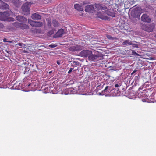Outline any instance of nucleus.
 <instances>
[{"mask_svg": "<svg viewBox=\"0 0 156 156\" xmlns=\"http://www.w3.org/2000/svg\"><path fill=\"white\" fill-rule=\"evenodd\" d=\"M28 86L30 87V88L31 89V90L34 91L35 90L36 87V84H35L34 83H31L29 84L28 85Z\"/></svg>", "mask_w": 156, "mask_h": 156, "instance_id": "nucleus-23", "label": "nucleus"}, {"mask_svg": "<svg viewBox=\"0 0 156 156\" xmlns=\"http://www.w3.org/2000/svg\"><path fill=\"white\" fill-rule=\"evenodd\" d=\"M9 5L2 1L0 0V8L2 9H6L9 8Z\"/></svg>", "mask_w": 156, "mask_h": 156, "instance_id": "nucleus-13", "label": "nucleus"}, {"mask_svg": "<svg viewBox=\"0 0 156 156\" xmlns=\"http://www.w3.org/2000/svg\"><path fill=\"white\" fill-rule=\"evenodd\" d=\"M109 87L108 86H106L104 90L102 91V93L103 94H106L107 93L109 92V90H108Z\"/></svg>", "mask_w": 156, "mask_h": 156, "instance_id": "nucleus-31", "label": "nucleus"}, {"mask_svg": "<svg viewBox=\"0 0 156 156\" xmlns=\"http://www.w3.org/2000/svg\"><path fill=\"white\" fill-rule=\"evenodd\" d=\"M122 44L125 45H131L132 44V43L129 40H126L123 42Z\"/></svg>", "mask_w": 156, "mask_h": 156, "instance_id": "nucleus-25", "label": "nucleus"}, {"mask_svg": "<svg viewBox=\"0 0 156 156\" xmlns=\"http://www.w3.org/2000/svg\"><path fill=\"white\" fill-rule=\"evenodd\" d=\"M105 12L108 15L113 17L115 16V13L114 10L113 9H110L107 10L105 11Z\"/></svg>", "mask_w": 156, "mask_h": 156, "instance_id": "nucleus-14", "label": "nucleus"}, {"mask_svg": "<svg viewBox=\"0 0 156 156\" xmlns=\"http://www.w3.org/2000/svg\"><path fill=\"white\" fill-rule=\"evenodd\" d=\"M12 13V12L11 10L8 11H6L4 12H0V20H5Z\"/></svg>", "mask_w": 156, "mask_h": 156, "instance_id": "nucleus-3", "label": "nucleus"}, {"mask_svg": "<svg viewBox=\"0 0 156 156\" xmlns=\"http://www.w3.org/2000/svg\"><path fill=\"white\" fill-rule=\"evenodd\" d=\"M135 80H138L139 79V77L138 76H136L135 77Z\"/></svg>", "mask_w": 156, "mask_h": 156, "instance_id": "nucleus-41", "label": "nucleus"}, {"mask_svg": "<svg viewBox=\"0 0 156 156\" xmlns=\"http://www.w3.org/2000/svg\"><path fill=\"white\" fill-rule=\"evenodd\" d=\"M73 69V68H70V70L68 72V73H70L72 72V71Z\"/></svg>", "mask_w": 156, "mask_h": 156, "instance_id": "nucleus-38", "label": "nucleus"}, {"mask_svg": "<svg viewBox=\"0 0 156 156\" xmlns=\"http://www.w3.org/2000/svg\"><path fill=\"white\" fill-rule=\"evenodd\" d=\"M131 45H132L133 47H136V48H138V45L137 44H133L132 43V44Z\"/></svg>", "mask_w": 156, "mask_h": 156, "instance_id": "nucleus-35", "label": "nucleus"}, {"mask_svg": "<svg viewBox=\"0 0 156 156\" xmlns=\"http://www.w3.org/2000/svg\"><path fill=\"white\" fill-rule=\"evenodd\" d=\"M29 28V26L28 25L25 24H23L21 23V27H20V29H28Z\"/></svg>", "mask_w": 156, "mask_h": 156, "instance_id": "nucleus-28", "label": "nucleus"}, {"mask_svg": "<svg viewBox=\"0 0 156 156\" xmlns=\"http://www.w3.org/2000/svg\"><path fill=\"white\" fill-rule=\"evenodd\" d=\"M137 70H134L133 72L131 73V75H133V74H134L135 73H136V72Z\"/></svg>", "mask_w": 156, "mask_h": 156, "instance_id": "nucleus-40", "label": "nucleus"}, {"mask_svg": "<svg viewBox=\"0 0 156 156\" xmlns=\"http://www.w3.org/2000/svg\"><path fill=\"white\" fill-rule=\"evenodd\" d=\"M56 45L55 44H51L49 46L51 48H53L56 47Z\"/></svg>", "mask_w": 156, "mask_h": 156, "instance_id": "nucleus-34", "label": "nucleus"}, {"mask_svg": "<svg viewBox=\"0 0 156 156\" xmlns=\"http://www.w3.org/2000/svg\"><path fill=\"white\" fill-rule=\"evenodd\" d=\"M54 30L52 29L48 32V34L49 35H51L53 34L54 33Z\"/></svg>", "mask_w": 156, "mask_h": 156, "instance_id": "nucleus-33", "label": "nucleus"}, {"mask_svg": "<svg viewBox=\"0 0 156 156\" xmlns=\"http://www.w3.org/2000/svg\"><path fill=\"white\" fill-rule=\"evenodd\" d=\"M107 38L109 39H112V37L110 35H107Z\"/></svg>", "mask_w": 156, "mask_h": 156, "instance_id": "nucleus-37", "label": "nucleus"}, {"mask_svg": "<svg viewBox=\"0 0 156 156\" xmlns=\"http://www.w3.org/2000/svg\"><path fill=\"white\" fill-rule=\"evenodd\" d=\"M21 25V23L18 22H14L12 23V25L16 28H20Z\"/></svg>", "mask_w": 156, "mask_h": 156, "instance_id": "nucleus-26", "label": "nucleus"}, {"mask_svg": "<svg viewBox=\"0 0 156 156\" xmlns=\"http://www.w3.org/2000/svg\"><path fill=\"white\" fill-rule=\"evenodd\" d=\"M6 39H4V40H3V41L5 42H6Z\"/></svg>", "mask_w": 156, "mask_h": 156, "instance_id": "nucleus-45", "label": "nucleus"}, {"mask_svg": "<svg viewBox=\"0 0 156 156\" xmlns=\"http://www.w3.org/2000/svg\"><path fill=\"white\" fill-rule=\"evenodd\" d=\"M121 86V85L120 84H116L115 85V87H119V86Z\"/></svg>", "mask_w": 156, "mask_h": 156, "instance_id": "nucleus-39", "label": "nucleus"}, {"mask_svg": "<svg viewBox=\"0 0 156 156\" xmlns=\"http://www.w3.org/2000/svg\"><path fill=\"white\" fill-rule=\"evenodd\" d=\"M112 40H116L117 39V38L116 37H112V39H111Z\"/></svg>", "mask_w": 156, "mask_h": 156, "instance_id": "nucleus-43", "label": "nucleus"}, {"mask_svg": "<svg viewBox=\"0 0 156 156\" xmlns=\"http://www.w3.org/2000/svg\"><path fill=\"white\" fill-rule=\"evenodd\" d=\"M80 63L77 59H74L71 63L72 66L73 67H76L79 66Z\"/></svg>", "mask_w": 156, "mask_h": 156, "instance_id": "nucleus-18", "label": "nucleus"}, {"mask_svg": "<svg viewBox=\"0 0 156 156\" xmlns=\"http://www.w3.org/2000/svg\"><path fill=\"white\" fill-rule=\"evenodd\" d=\"M51 71L49 72V73H51Z\"/></svg>", "mask_w": 156, "mask_h": 156, "instance_id": "nucleus-46", "label": "nucleus"}, {"mask_svg": "<svg viewBox=\"0 0 156 156\" xmlns=\"http://www.w3.org/2000/svg\"><path fill=\"white\" fill-rule=\"evenodd\" d=\"M46 21L47 22V25L49 27H50L51 25V20L49 18L46 19Z\"/></svg>", "mask_w": 156, "mask_h": 156, "instance_id": "nucleus-32", "label": "nucleus"}, {"mask_svg": "<svg viewBox=\"0 0 156 156\" xmlns=\"http://www.w3.org/2000/svg\"><path fill=\"white\" fill-rule=\"evenodd\" d=\"M4 27L3 24L0 23V29H2Z\"/></svg>", "mask_w": 156, "mask_h": 156, "instance_id": "nucleus-36", "label": "nucleus"}, {"mask_svg": "<svg viewBox=\"0 0 156 156\" xmlns=\"http://www.w3.org/2000/svg\"><path fill=\"white\" fill-rule=\"evenodd\" d=\"M77 88L75 89L73 88H70L67 89L66 91H67L68 93L66 94H74L76 93V90Z\"/></svg>", "mask_w": 156, "mask_h": 156, "instance_id": "nucleus-15", "label": "nucleus"}, {"mask_svg": "<svg viewBox=\"0 0 156 156\" xmlns=\"http://www.w3.org/2000/svg\"><path fill=\"white\" fill-rule=\"evenodd\" d=\"M141 27L142 30L150 32L153 31V29L154 27V25L153 23L147 25L145 24H142L141 25Z\"/></svg>", "mask_w": 156, "mask_h": 156, "instance_id": "nucleus-1", "label": "nucleus"}, {"mask_svg": "<svg viewBox=\"0 0 156 156\" xmlns=\"http://www.w3.org/2000/svg\"><path fill=\"white\" fill-rule=\"evenodd\" d=\"M69 50L71 51H75L82 49V47L80 45H76L71 46L69 48Z\"/></svg>", "mask_w": 156, "mask_h": 156, "instance_id": "nucleus-7", "label": "nucleus"}, {"mask_svg": "<svg viewBox=\"0 0 156 156\" xmlns=\"http://www.w3.org/2000/svg\"><path fill=\"white\" fill-rule=\"evenodd\" d=\"M29 8L30 3L29 2H26L23 4L21 7L23 14L26 15L29 14L30 13Z\"/></svg>", "mask_w": 156, "mask_h": 156, "instance_id": "nucleus-2", "label": "nucleus"}, {"mask_svg": "<svg viewBox=\"0 0 156 156\" xmlns=\"http://www.w3.org/2000/svg\"><path fill=\"white\" fill-rule=\"evenodd\" d=\"M110 1H112V3L117 5L121 4L124 2L123 0H110Z\"/></svg>", "mask_w": 156, "mask_h": 156, "instance_id": "nucleus-20", "label": "nucleus"}, {"mask_svg": "<svg viewBox=\"0 0 156 156\" xmlns=\"http://www.w3.org/2000/svg\"><path fill=\"white\" fill-rule=\"evenodd\" d=\"M92 54V52L91 51L84 50L80 52V55L82 57H89V56Z\"/></svg>", "mask_w": 156, "mask_h": 156, "instance_id": "nucleus-5", "label": "nucleus"}, {"mask_svg": "<svg viewBox=\"0 0 156 156\" xmlns=\"http://www.w3.org/2000/svg\"><path fill=\"white\" fill-rule=\"evenodd\" d=\"M31 18L34 20H40L41 18V15L36 13L32 14Z\"/></svg>", "mask_w": 156, "mask_h": 156, "instance_id": "nucleus-17", "label": "nucleus"}, {"mask_svg": "<svg viewBox=\"0 0 156 156\" xmlns=\"http://www.w3.org/2000/svg\"><path fill=\"white\" fill-rule=\"evenodd\" d=\"M64 30L61 28L58 30L56 34L54 35V38L61 37L64 34Z\"/></svg>", "mask_w": 156, "mask_h": 156, "instance_id": "nucleus-8", "label": "nucleus"}, {"mask_svg": "<svg viewBox=\"0 0 156 156\" xmlns=\"http://www.w3.org/2000/svg\"><path fill=\"white\" fill-rule=\"evenodd\" d=\"M16 20L20 23H25L26 22L27 19L22 16L18 15L16 17Z\"/></svg>", "mask_w": 156, "mask_h": 156, "instance_id": "nucleus-11", "label": "nucleus"}, {"mask_svg": "<svg viewBox=\"0 0 156 156\" xmlns=\"http://www.w3.org/2000/svg\"><path fill=\"white\" fill-rule=\"evenodd\" d=\"M22 43H19V46H22Z\"/></svg>", "mask_w": 156, "mask_h": 156, "instance_id": "nucleus-44", "label": "nucleus"}, {"mask_svg": "<svg viewBox=\"0 0 156 156\" xmlns=\"http://www.w3.org/2000/svg\"><path fill=\"white\" fill-rule=\"evenodd\" d=\"M57 63L58 65H60V62L58 61H57Z\"/></svg>", "mask_w": 156, "mask_h": 156, "instance_id": "nucleus-42", "label": "nucleus"}, {"mask_svg": "<svg viewBox=\"0 0 156 156\" xmlns=\"http://www.w3.org/2000/svg\"><path fill=\"white\" fill-rule=\"evenodd\" d=\"M20 69V72L24 74H27L30 70L29 68L26 66H21Z\"/></svg>", "mask_w": 156, "mask_h": 156, "instance_id": "nucleus-12", "label": "nucleus"}, {"mask_svg": "<svg viewBox=\"0 0 156 156\" xmlns=\"http://www.w3.org/2000/svg\"><path fill=\"white\" fill-rule=\"evenodd\" d=\"M74 6L75 8L78 11H81L83 10V8L82 6L80 5L79 4H75L74 5Z\"/></svg>", "mask_w": 156, "mask_h": 156, "instance_id": "nucleus-22", "label": "nucleus"}, {"mask_svg": "<svg viewBox=\"0 0 156 156\" xmlns=\"http://www.w3.org/2000/svg\"><path fill=\"white\" fill-rule=\"evenodd\" d=\"M52 22L53 25L55 27H58L60 26L58 21L55 19H53Z\"/></svg>", "mask_w": 156, "mask_h": 156, "instance_id": "nucleus-19", "label": "nucleus"}, {"mask_svg": "<svg viewBox=\"0 0 156 156\" xmlns=\"http://www.w3.org/2000/svg\"><path fill=\"white\" fill-rule=\"evenodd\" d=\"M95 6L97 9L99 10H102L107 9V7L105 5L100 4H95Z\"/></svg>", "mask_w": 156, "mask_h": 156, "instance_id": "nucleus-10", "label": "nucleus"}, {"mask_svg": "<svg viewBox=\"0 0 156 156\" xmlns=\"http://www.w3.org/2000/svg\"><path fill=\"white\" fill-rule=\"evenodd\" d=\"M129 52L130 53V54H129V55H136V56H139V54L137 53L136 52H135L134 50H130L129 51Z\"/></svg>", "mask_w": 156, "mask_h": 156, "instance_id": "nucleus-27", "label": "nucleus"}, {"mask_svg": "<svg viewBox=\"0 0 156 156\" xmlns=\"http://www.w3.org/2000/svg\"><path fill=\"white\" fill-rule=\"evenodd\" d=\"M94 5H87L86 6L85 10L86 12H90L93 13L94 10Z\"/></svg>", "mask_w": 156, "mask_h": 156, "instance_id": "nucleus-9", "label": "nucleus"}, {"mask_svg": "<svg viewBox=\"0 0 156 156\" xmlns=\"http://www.w3.org/2000/svg\"><path fill=\"white\" fill-rule=\"evenodd\" d=\"M97 17L100 19L103 20H107V17L104 16L100 13H98L97 14Z\"/></svg>", "mask_w": 156, "mask_h": 156, "instance_id": "nucleus-21", "label": "nucleus"}, {"mask_svg": "<svg viewBox=\"0 0 156 156\" xmlns=\"http://www.w3.org/2000/svg\"><path fill=\"white\" fill-rule=\"evenodd\" d=\"M141 20L144 22L150 23L151 20L149 16L146 14H143L141 17Z\"/></svg>", "mask_w": 156, "mask_h": 156, "instance_id": "nucleus-6", "label": "nucleus"}, {"mask_svg": "<svg viewBox=\"0 0 156 156\" xmlns=\"http://www.w3.org/2000/svg\"><path fill=\"white\" fill-rule=\"evenodd\" d=\"M99 57L98 55L91 54L89 56V59L91 61H97L99 59Z\"/></svg>", "mask_w": 156, "mask_h": 156, "instance_id": "nucleus-16", "label": "nucleus"}, {"mask_svg": "<svg viewBox=\"0 0 156 156\" xmlns=\"http://www.w3.org/2000/svg\"><path fill=\"white\" fill-rule=\"evenodd\" d=\"M148 3H150L152 4L156 5V0H144Z\"/></svg>", "mask_w": 156, "mask_h": 156, "instance_id": "nucleus-29", "label": "nucleus"}, {"mask_svg": "<svg viewBox=\"0 0 156 156\" xmlns=\"http://www.w3.org/2000/svg\"><path fill=\"white\" fill-rule=\"evenodd\" d=\"M84 86L82 85L78 86L77 88V90L79 91V92H82L83 91V90Z\"/></svg>", "mask_w": 156, "mask_h": 156, "instance_id": "nucleus-30", "label": "nucleus"}, {"mask_svg": "<svg viewBox=\"0 0 156 156\" xmlns=\"http://www.w3.org/2000/svg\"><path fill=\"white\" fill-rule=\"evenodd\" d=\"M155 37L156 38V34H155Z\"/></svg>", "mask_w": 156, "mask_h": 156, "instance_id": "nucleus-47", "label": "nucleus"}, {"mask_svg": "<svg viewBox=\"0 0 156 156\" xmlns=\"http://www.w3.org/2000/svg\"><path fill=\"white\" fill-rule=\"evenodd\" d=\"M13 2L14 5L17 7H19L21 4L19 0H13Z\"/></svg>", "mask_w": 156, "mask_h": 156, "instance_id": "nucleus-24", "label": "nucleus"}, {"mask_svg": "<svg viewBox=\"0 0 156 156\" xmlns=\"http://www.w3.org/2000/svg\"><path fill=\"white\" fill-rule=\"evenodd\" d=\"M28 23L32 27H37L43 25V23L41 22L34 21L30 19H28Z\"/></svg>", "mask_w": 156, "mask_h": 156, "instance_id": "nucleus-4", "label": "nucleus"}]
</instances>
